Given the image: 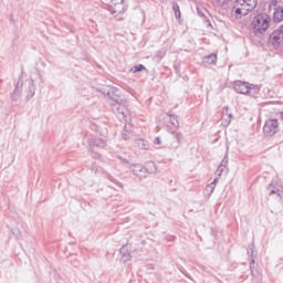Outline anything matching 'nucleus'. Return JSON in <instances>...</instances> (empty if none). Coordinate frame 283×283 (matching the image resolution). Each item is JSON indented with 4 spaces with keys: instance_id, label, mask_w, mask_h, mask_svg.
<instances>
[{
    "instance_id": "1",
    "label": "nucleus",
    "mask_w": 283,
    "mask_h": 283,
    "mask_svg": "<svg viewBox=\"0 0 283 283\" xmlns=\"http://www.w3.org/2000/svg\"><path fill=\"white\" fill-rule=\"evenodd\" d=\"M23 91H24V94H27L28 98H32V96H34V92H36L34 80L30 78V80L23 81L22 78H20L12 94V99L17 101V96H19V94H21Z\"/></svg>"
},
{
    "instance_id": "2",
    "label": "nucleus",
    "mask_w": 283,
    "mask_h": 283,
    "mask_svg": "<svg viewBox=\"0 0 283 283\" xmlns=\"http://www.w3.org/2000/svg\"><path fill=\"white\" fill-rule=\"evenodd\" d=\"M251 25L254 32L264 34V32H266L271 25V17H269L266 13H259L253 18Z\"/></svg>"
},
{
    "instance_id": "3",
    "label": "nucleus",
    "mask_w": 283,
    "mask_h": 283,
    "mask_svg": "<svg viewBox=\"0 0 283 283\" xmlns=\"http://www.w3.org/2000/svg\"><path fill=\"white\" fill-rule=\"evenodd\" d=\"M258 6V0H237L234 6L235 14L247 17L249 12H253Z\"/></svg>"
},
{
    "instance_id": "4",
    "label": "nucleus",
    "mask_w": 283,
    "mask_h": 283,
    "mask_svg": "<svg viewBox=\"0 0 283 283\" xmlns=\"http://www.w3.org/2000/svg\"><path fill=\"white\" fill-rule=\"evenodd\" d=\"M111 106L116 114L117 117L119 118H125L127 114V106L125 105V99L119 98L118 96L111 97Z\"/></svg>"
},
{
    "instance_id": "5",
    "label": "nucleus",
    "mask_w": 283,
    "mask_h": 283,
    "mask_svg": "<svg viewBox=\"0 0 283 283\" xmlns=\"http://www.w3.org/2000/svg\"><path fill=\"white\" fill-rule=\"evenodd\" d=\"M270 10H273V21L275 23H282L283 21V0H270Z\"/></svg>"
},
{
    "instance_id": "6",
    "label": "nucleus",
    "mask_w": 283,
    "mask_h": 283,
    "mask_svg": "<svg viewBox=\"0 0 283 283\" xmlns=\"http://www.w3.org/2000/svg\"><path fill=\"white\" fill-rule=\"evenodd\" d=\"M233 90L237 91L238 94H251L252 90L254 92H260V87L243 81H235Z\"/></svg>"
},
{
    "instance_id": "7",
    "label": "nucleus",
    "mask_w": 283,
    "mask_h": 283,
    "mask_svg": "<svg viewBox=\"0 0 283 283\" xmlns=\"http://www.w3.org/2000/svg\"><path fill=\"white\" fill-rule=\"evenodd\" d=\"M107 144L103 139H93L88 144V151L93 158H101V154L96 151V149H105Z\"/></svg>"
},
{
    "instance_id": "8",
    "label": "nucleus",
    "mask_w": 283,
    "mask_h": 283,
    "mask_svg": "<svg viewBox=\"0 0 283 283\" xmlns=\"http://www.w3.org/2000/svg\"><path fill=\"white\" fill-rule=\"evenodd\" d=\"M280 132V122L277 119H268L263 127V134L266 136H275Z\"/></svg>"
},
{
    "instance_id": "9",
    "label": "nucleus",
    "mask_w": 283,
    "mask_h": 283,
    "mask_svg": "<svg viewBox=\"0 0 283 283\" xmlns=\"http://www.w3.org/2000/svg\"><path fill=\"white\" fill-rule=\"evenodd\" d=\"M108 11L111 14H115L116 17L117 14L125 12L124 0H112L108 6Z\"/></svg>"
},
{
    "instance_id": "10",
    "label": "nucleus",
    "mask_w": 283,
    "mask_h": 283,
    "mask_svg": "<svg viewBox=\"0 0 283 283\" xmlns=\"http://www.w3.org/2000/svg\"><path fill=\"white\" fill-rule=\"evenodd\" d=\"M130 171H133L134 176H137V178H147V168L140 164L130 166Z\"/></svg>"
},
{
    "instance_id": "11",
    "label": "nucleus",
    "mask_w": 283,
    "mask_h": 283,
    "mask_svg": "<svg viewBox=\"0 0 283 283\" xmlns=\"http://www.w3.org/2000/svg\"><path fill=\"white\" fill-rule=\"evenodd\" d=\"M233 118V115L229 113V107H224L223 108V115L221 118V124L224 127H229V125H231V119Z\"/></svg>"
},
{
    "instance_id": "12",
    "label": "nucleus",
    "mask_w": 283,
    "mask_h": 283,
    "mask_svg": "<svg viewBox=\"0 0 283 283\" xmlns=\"http://www.w3.org/2000/svg\"><path fill=\"white\" fill-rule=\"evenodd\" d=\"M227 165H229V159H227V157H224L220 165L218 166V169L216 171L217 176L220 178V176H222V174H224V171H227Z\"/></svg>"
},
{
    "instance_id": "13",
    "label": "nucleus",
    "mask_w": 283,
    "mask_h": 283,
    "mask_svg": "<svg viewBox=\"0 0 283 283\" xmlns=\"http://www.w3.org/2000/svg\"><path fill=\"white\" fill-rule=\"evenodd\" d=\"M119 253L122 255L123 262H129L132 260V255L129 254V249L127 245L122 247Z\"/></svg>"
},
{
    "instance_id": "14",
    "label": "nucleus",
    "mask_w": 283,
    "mask_h": 283,
    "mask_svg": "<svg viewBox=\"0 0 283 283\" xmlns=\"http://www.w3.org/2000/svg\"><path fill=\"white\" fill-rule=\"evenodd\" d=\"M217 62H218V55L216 54H210L206 56L203 60V63H206V65H216Z\"/></svg>"
},
{
    "instance_id": "15",
    "label": "nucleus",
    "mask_w": 283,
    "mask_h": 283,
    "mask_svg": "<svg viewBox=\"0 0 283 283\" xmlns=\"http://www.w3.org/2000/svg\"><path fill=\"white\" fill-rule=\"evenodd\" d=\"M129 136H132V124H126L124 126L122 137L124 138V140H129Z\"/></svg>"
},
{
    "instance_id": "16",
    "label": "nucleus",
    "mask_w": 283,
    "mask_h": 283,
    "mask_svg": "<svg viewBox=\"0 0 283 283\" xmlns=\"http://www.w3.org/2000/svg\"><path fill=\"white\" fill-rule=\"evenodd\" d=\"M268 191L270 192V196H273V193H276V196H279V198H282L283 191L280 189H275L273 184L268 187Z\"/></svg>"
},
{
    "instance_id": "17",
    "label": "nucleus",
    "mask_w": 283,
    "mask_h": 283,
    "mask_svg": "<svg viewBox=\"0 0 283 283\" xmlns=\"http://www.w3.org/2000/svg\"><path fill=\"white\" fill-rule=\"evenodd\" d=\"M166 54H167V50L161 49L156 52L154 59H155V61H163V59H165Z\"/></svg>"
},
{
    "instance_id": "18",
    "label": "nucleus",
    "mask_w": 283,
    "mask_h": 283,
    "mask_svg": "<svg viewBox=\"0 0 283 283\" xmlns=\"http://www.w3.org/2000/svg\"><path fill=\"white\" fill-rule=\"evenodd\" d=\"M216 185H218V178H216L210 185L206 187V191L208 193H213V190L216 189Z\"/></svg>"
},
{
    "instance_id": "19",
    "label": "nucleus",
    "mask_w": 283,
    "mask_h": 283,
    "mask_svg": "<svg viewBox=\"0 0 283 283\" xmlns=\"http://www.w3.org/2000/svg\"><path fill=\"white\" fill-rule=\"evenodd\" d=\"M143 70H145V65L143 64H138V65H135L134 67L130 69V72L133 74H136V72H143Z\"/></svg>"
},
{
    "instance_id": "20",
    "label": "nucleus",
    "mask_w": 283,
    "mask_h": 283,
    "mask_svg": "<svg viewBox=\"0 0 283 283\" xmlns=\"http://www.w3.org/2000/svg\"><path fill=\"white\" fill-rule=\"evenodd\" d=\"M137 144L139 149H149V144L143 139H138Z\"/></svg>"
},
{
    "instance_id": "21",
    "label": "nucleus",
    "mask_w": 283,
    "mask_h": 283,
    "mask_svg": "<svg viewBox=\"0 0 283 283\" xmlns=\"http://www.w3.org/2000/svg\"><path fill=\"white\" fill-rule=\"evenodd\" d=\"M172 10H174L176 17L180 18V7H178V4H174Z\"/></svg>"
},
{
    "instance_id": "22",
    "label": "nucleus",
    "mask_w": 283,
    "mask_h": 283,
    "mask_svg": "<svg viewBox=\"0 0 283 283\" xmlns=\"http://www.w3.org/2000/svg\"><path fill=\"white\" fill-rule=\"evenodd\" d=\"M172 136L177 140V143H180V139L182 138V134H180V133H172Z\"/></svg>"
},
{
    "instance_id": "23",
    "label": "nucleus",
    "mask_w": 283,
    "mask_h": 283,
    "mask_svg": "<svg viewBox=\"0 0 283 283\" xmlns=\"http://www.w3.org/2000/svg\"><path fill=\"white\" fill-rule=\"evenodd\" d=\"M154 144H155V145H163V142L160 140V137H156V138L154 139Z\"/></svg>"
},
{
    "instance_id": "24",
    "label": "nucleus",
    "mask_w": 283,
    "mask_h": 283,
    "mask_svg": "<svg viewBox=\"0 0 283 283\" xmlns=\"http://www.w3.org/2000/svg\"><path fill=\"white\" fill-rule=\"evenodd\" d=\"M171 123H172V125H178V117H171Z\"/></svg>"
},
{
    "instance_id": "25",
    "label": "nucleus",
    "mask_w": 283,
    "mask_h": 283,
    "mask_svg": "<svg viewBox=\"0 0 283 283\" xmlns=\"http://www.w3.org/2000/svg\"><path fill=\"white\" fill-rule=\"evenodd\" d=\"M112 94H114L115 92H118V90H116V88H112Z\"/></svg>"
},
{
    "instance_id": "26",
    "label": "nucleus",
    "mask_w": 283,
    "mask_h": 283,
    "mask_svg": "<svg viewBox=\"0 0 283 283\" xmlns=\"http://www.w3.org/2000/svg\"><path fill=\"white\" fill-rule=\"evenodd\" d=\"M221 3H227V1H230V0H219Z\"/></svg>"
},
{
    "instance_id": "27",
    "label": "nucleus",
    "mask_w": 283,
    "mask_h": 283,
    "mask_svg": "<svg viewBox=\"0 0 283 283\" xmlns=\"http://www.w3.org/2000/svg\"><path fill=\"white\" fill-rule=\"evenodd\" d=\"M163 3H167V0H160Z\"/></svg>"
},
{
    "instance_id": "28",
    "label": "nucleus",
    "mask_w": 283,
    "mask_h": 283,
    "mask_svg": "<svg viewBox=\"0 0 283 283\" xmlns=\"http://www.w3.org/2000/svg\"><path fill=\"white\" fill-rule=\"evenodd\" d=\"M254 263H255V260L252 259V264H254Z\"/></svg>"
},
{
    "instance_id": "29",
    "label": "nucleus",
    "mask_w": 283,
    "mask_h": 283,
    "mask_svg": "<svg viewBox=\"0 0 283 283\" xmlns=\"http://www.w3.org/2000/svg\"><path fill=\"white\" fill-rule=\"evenodd\" d=\"M251 253H253V249H251Z\"/></svg>"
}]
</instances>
